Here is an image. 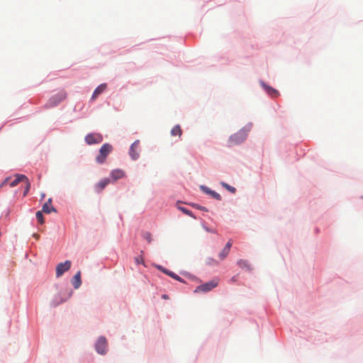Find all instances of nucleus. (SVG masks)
<instances>
[{
	"instance_id": "nucleus-33",
	"label": "nucleus",
	"mask_w": 363,
	"mask_h": 363,
	"mask_svg": "<svg viewBox=\"0 0 363 363\" xmlns=\"http://www.w3.org/2000/svg\"><path fill=\"white\" fill-rule=\"evenodd\" d=\"M8 181H9V179H5L4 182L1 184V186L7 184Z\"/></svg>"
},
{
	"instance_id": "nucleus-32",
	"label": "nucleus",
	"mask_w": 363,
	"mask_h": 363,
	"mask_svg": "<svg viewBox=\"0 0 363 363\" xmlns=\"http://www.w3.org/2000/svg\"><path fill=\"white\" fill-rule=\"evenodd\" d=\"M45 203L52 205V199L51 198L48 199V200L45 202Z\"/></svg>"
},
{
	"instance_id": "nucleus-22",
	"label": "nucleus",
	"mask_w": 363,
	"mask_h": 363,
	"mask_svg": "<svg viewBox=\"0 0 363 363\" xmlns=\"http://www.w3.org/2000/svg\"><path fill=\"white\" fill-rule=\"evenodd\" d=\"M35 215H36V218H37L38 221L40 224H43L44 218H43V211H37Z\"/></svg>"
},
{
	"instance_id": "nucleus-18",
	"label": "nucleus",
	"mask_w": 363,
	"mask_h": 363,
	"mask_svg": "<svg viewBox=\"0 0 363 363\" xmlns=\"http://www.w3.org/2000/svg\"><path fill=\"white\" fill-rule=\"evenodd\" d=\"M238 264L241 268H246L247 269H250V265L246 260L240 259L238 262Z\"/></svg>"
},
{
	"instance_id": "nucleus-31",
	"label": "nucleus",
	"mask_w": 363,
	"mask_h": 363,
	"mask_svg": "<svg viewBox=\"0 0 363 363\" xmlns=\"http://www.w3.org/2000/svg\"><path fill=\"white\" fill-rule=\"evenodd\" d=\"M203 228L207 231V232H210V233H216V230H213V229H210L208 228V227L206 226H204L203 225Z\"/></svg>"
},
{
	"instance_id": "nucleus-26",
	"label": "nucleus",
	"mask_w": 363,
	"mask_h": 363,
	"mask_svg": "<svg viewBox=\"0 0 363 363\" xmlns=\"http://www.w3.org/2000/svg\"><path fill=\"white\" fill-rule=\"evenodd\" d=\"M207 263L210 265H217L218 264V262L213 258H208L207 259Z\"/></svg>"
},
{
	"instance_id": "nucleus-28",
	"label": "nucleus",
	"mask_w": 363,
	"mask_h": 363,
	"mask_svg": "<svg viewBox=\"0 0 363 363\" xmlns=\"http://www.w3.org/2000/svg\"><path fill=\"white\" fill-rule=\"evenodd\" d=\"M72 296V291H69L67 293V295H66V297L65 298H64L63 300H62L60 302H57L56 304H59L60 303H62L64 301H65L67 298H69L70 296Z\"/></svg>"
},
{
	"instance_id": "nucleus-14",
	"label": "nucleus",
	"mask_w": 363,
	"mask_h": 363,
	"mask_svg": "<svg viewBox=\"0 0 363 363\" xmlns=\"http://www.w3.org/2000/svg\"><path fill=\"white\" fill-rule=\"evenodd\" d=\"M201 189L206 194H210L213 198L216 199V200L220 201L221 199V196L217 192L211 190L209 188L206 186H201Z\"/></svg>"
},
{
	"instance_id": "nucleus-25",
	"label": "nucleus",
	"mask_w": 363,
	"mask_h": 363,
	"mask_svg": "<svg viewBox=\"0 0 363 363\" xmlns=\"http://www.w3.org/2000/svg\"><path fill=\"white\" fill-rule=\"evenodd\" d=\"M135 263L137 264H143L144 263V259H143V257L142 256H138L137 257L135 258Z\"/></svg>"
},
{
	"instance_id": "nucleus-15",
	"label": "nucleus",
	"mask_w": 363,
	"mask_h": 363,
	"mask_svg": "<svg viewBox=\"0 0 363 363\" xmlns=\"http://www.w3.org/2000/svg\"><path fill=\"white\" fill-rule=\"evenodd\" d=\"M106 89V84H102L99 85L94 91L91 99H95L99 94L104 92Z\"/></svg>"
},
{
	"instance_id": "nucleus-30",
	"label": "nucleus",
	"mask_w": 363,
	"mask_h": 363,
	"mask_svg": "<svg viewBox=\"0 0 363 363\" xmlns=\"http://www.w3.org/2000/svg\"><path fill=\"white\" fill-rule=\"evenodd\" d=\"M194 206H195L196 208H197L199 210L207 211L206 208H205L203 206H201L197 205V204L194 205Z\"/></svg>"
},
{
	"instance_id": "nucleus-13",
	"label": "nucleus",
	"mask_w": 363,
	"mask_h": 363,
	"mask_svg": "<svg viewBox=\"0 0 363 363\" xmlns=\"http://www.w3.org/2000/svg\"><path fill=\"white\" fill-rule=\"evenodd\" d=\"M157 268L161 270L162 272H163L164 274H167L168 276L171 277L172 278L174 279L175 280H177V281H182V279L181 277H179L177 274H176L175 273L171 272V271H169L164 268H163L161 266H157Z\"/></svg>"
},
{
	"instance_id": "nucleus-35",
	"label": "nucleus",
	"mask_w": 363,
	"mask_h": 363,
	"mask_svg": "<svg viewBox=\"0 0 363 363\" xmlns=\"http://www.w3.org/2000/svg\"><path fill=\"white\" fill-rule=\"evenodd\" d=\"M236 280L235 277L232 278V281H235Z\"/></svg>"
},
{
	"instance_id": "nucleus-4",
	"label": "nucleus",
	"mask_w": 363,
	"mask_h": 363,
	"mask_svg": "<svg viewBox=\"0 0 363 363\" xmlns=\"http://www.w3.org/2000/svg\"><path fill=\"white\" fill-rule=\"evenodd\" d=\"M108 348V342L106 337L101 336L100 337L95 345V349L96 352L100 354H104L106 353Z\"/></svg>"
},
{
	"instance_id": "nucleus-16",
	"label": "nucleus",
	"mask_w": 363,
	"mask_h": 363,
	"mask_svg": "<svg viewBox=\"0 0 363 363\" xmlns=\"http://www.w3.org/2000/svg\"><path fill=\"white\" fill-rule=\"evenodd\" d=\"M182 135V130L179 125H174L171 130L172 136H179L181 138Z\"/></svg>"
},
{
	"instance_id": "nucleus-21",
	"label": "nucleus",
	"mask_w": 363,
	"mask_h": 363,
	"mask_svg": "<svg viewBox=\"0 0 363 363\" xmlns=\"http://www.w3.org/2000/svg\"><path fill=\"white\" fill-rule=\"evenodd\" d=\"M178 208L181 211H182L184 214L188 215L194 218H196V217L194 216L193 213L191 211L188 210L187 208H184V207H180V206L178 207Z\"/></svg>"
},
{
	"instance_id": "nucleus-7",
	"label": "nucleus",
	"mask_w": 363,
	"mask_h": 363,
	"mask_svg": "<svg viewBox=\"0 0 363 363\" xmlns=\"http://www.w3.org/2000/svg\"><path fill=\"white\" fill-rule=\"evenodd\" d=\"M140 141L138 140H135L130 147V156L133 160H135L139 157L140 149L139 147Z\"/></svg>"
},
{
	"instance_id": "nucleus-6",
	"label": "nucleus",
	"mask_w": 363,
	"mask_h": 363,
	"mask_svg": "<svg viewBox=\"0 0 363 363\" xmlns=\"http://www.w3.org/2000/svg\"><path fill=\"white\" fill-rule=\"evenodd\" d=\"M103 137L100 133H89L85 137V141L88 145L100 143Z\"/></svg>"
},
{
	"instance_id": "nucleus-3",
	"label": "nucleus",
	"mask_w": 363,
	"mask_h": 363,
	"mask_svg": "<svg viewBox=\"0 0 363 363\" xmlns=\"http://www.w3.org/2000/svg\"><path fill=\"white\" fill-rule=\"evenodd\" d=\"M218 281H219L218 279H213V280H211L208 282H206V283H204L203 284L198 286L196 288L194 291L196 293L208 292V291L212 290L213 289L216 288L218 284Z\"/></svg>"
},
{
	"instance_id": "nucleus-10",
	"label": "nucleus",
	"mask_w": 363,
	"mask_h": 363,
	"mask_svg": "<svg viewBox=\"0 0 363 363\" xmlns=\"http://www.w3.org/2000/svg\"><path fill=\"white\" fill-rule=\"evenodd\" d=\"M110 182L109 179L105 178L101 179L95 186V189L97 192H101Z\"/></svg>"
},
{
	"instance_id": "nucleus-11",
	"label": "nucleus",
	"mask_w": 363,
	"mask_h": 363,
	"mask_svg": "<svg viewBox=\"0 0 363 363\" xmlns=\"http://www.w3.org/2000/svg\"><path fill=\"white\" fill-rule=\"evenodd\" d=\"M111 177L113 180H117L125 177V172L120 169H114L111 172Z\"/></svg>"
},
{
	"instance_id": "nucleus-23",
	"label": "nucleus",
	"mask_w": 363,
	"mask_h": 363,
	"mask_svg": "<svg viewBox=\"0 0 363 363\" xmlns=\"http://www.w3.org/2000/svg\"><path fill=\"white\" fill-rule=\"evenodd\" d=\"M143 238L146 240L149 243L152 242V235L149 232H145L143 233Z\"/></svg>"
},
{
	"instance_id": "nucleus-19",
	"label": "nucleus",
	"mask_w": 363,
	"mask_h": 363,
	"mask_svg": "<svg viewBox=\"0 0 363 363\" xmlns=\"http://www.w3.org/2000/svg\"><path fill=\"white\" fill-rule=\"evenodd\" d=\"M229 252L230 251L228 250L223 248V250L218 255L220 259L223 260L229 254Z\"/></svg>"
},
{
	"instance_id": "nucleus-34",
	"label": "nucleus",
	"mask_w": 363,
	"mask_h": 363,
	"mask_svg": "<svg viewBox=\"0 0 363 363\" xmlns=\"http://www.w3.org/2000/svg\"><path fill=\"white\" fill-rule=\"evenodd\" d=\"M162 298H164V299H167V298H168V296H167V295L164 294L162 296Z\"/></svg>"
},
{
	"instance_id": "nucleus-27",
	"label": "nucleus",
	"mask_w": 363,
	"mask_h": 363,
	"mask_svg": "<svg viewBox=\"0 0 363 363\" xmlns=\"http://www.w3.org/2000/svg\"><path fill=\"white\" fill-rule=\"evenodd\" d=\"M268 92L269 94L272 95V96H277L278 95V92L277 90L272 89V88H268Z\"/></svg>"
},
{
	"instance_id": "nucleus-8",
	"label": "nucleus",
	"mask_w": 363,
	"mask_h": 363,
	"mask_svg": "<svg viewBox=\"0 0 363 363\" xmlns=\"http://www.w3.org/2000/svg\"><path fill=\"white\" fill-rule=\"evenodd\" d=\"M66 98V94L63 91L58 93L55 96H53L49 101V104L50 106H56L60 101L64 100Z\"/></svg>"
},
{
	"instance_id": "nucleus-20",
	"label": "nucleus",
	"mask_w": 363,
	"mask_h": 363,
	"mask_svg": "<svg viewBox=\"0 0 363 363\" xmlns=\"http://www.w3.org/2000/svg\"><path fill=\"white\" fill-rule=\"evenodd\" d=\"M220 184H221V185H222L224 188H225V189H226L228 191H229L230 192H231V193H233V194L235 193L236 189H235V187L231 186L228 185V184H226V183H225V182H221Z\"/></svg>"
},
{
	"instance_id": "nucleus-24",
	"label": "nucleus",
	"mask_w": 363,
	"mask_h": 363,
	"mask_svg": "<svg viewBox=\"0 0 363 363\" xmlns=\"http://www.w3.org/2000/svg\"><path fill=\"white\" fill-rule=\"evenodd\" d=\"M25 184H26V188H25V191L23 192L24 196L27 195L28 192L29 191L30 186V184L28 179H27V182H25Z\"/></svg>"
},
{
	"instance_id": "nucleus-29",
	"label": "nucleus",
	"mask_w": 363,
	"mask_h": 363,
	"mask_svg": "<svg viewBox=\"0 0 363 363\" xmlns=\"http://www.w3.org/2000/svg\"><path fill=\"white\" fill-rule=\"evenodd\" d=\"M232 245H233V240H229L228 241V242L226 243V245H225L224 248H225V249H227V250H228L230 251Z\"/></svg>"
},
{
	"instance_id": "nucleus-9",
	"label": "nucleus",
	"mask_w": 363,
	"mask_h": 363,
	"mask_svg": "<svg viewBox=\"0 0 363 363\" xmlns=\"http://www.w3.org/2000/svg\"><path fill=\"white\" fill-rule=\"evenodd\" d=\"M26 176L23 174H16V178L9 183L11 187H14L18 184L21 182H27Z\"/></svg>"
},
{
	"instance_id": "nucleus-5",
	"label": "nucleus",
	"mask_w": 363,
	"mask_h": 363,
	"mask_svg": "<svg viewBox=\"0 0 363 363\" xmlns=\"http://www.w3.org/2000/svg\"><path fill=\"white\" fill-rule=\"evenodd\" d=\"M71 264L72 263L69 260H67L65 262L59 263L55 269L56 277H60L65 272L69 270Z\"/></svg>"
},
{
	"instance_id": "nucleus-17",
	"label": "nucleus",
	"mask_w": 363,
	"mask_h": 363,
	"mask_svg": "<svg viewBox=\"0 0 363 363\" xmlns=\"http://www.w3.org/2000/svg\"><path fill=\"white\" fill-rule=\"evenodd\" d=\"M42 211L45 213H50L51 212H56V209L52 206V205H49L45 203L43 206Z\"/></svg>"
},
{
	"instance_id": "nucleus-2",
	"label": "nucleus",
	"mask_w": 363,
	"mask_h": 363,
	"mask_svg": "<svg viewBox=\"0 0 363 363\" xmlns=\"http://www.w3.org/2000/svg\"><path fill=\"white\" fill-rule=\"evenodd\" d=\"M113 147L109 143L104 144L100 150L99 155L96 157V161L99 164H103L106 160L107 156L112 152Z\"/></svg>"
},
{
	"instance_id": "nucleus-1",
	"label": "nucleus",
	"mask_w": 363,
	"mask_h": 363,
	"mask_svg": "<svg viewBox=\"0 0 363 363\" xmlns=\"http://www.w3.org/2000/svg\"><path fill=\"white\" fill-rule=\"evenodd\" d=\"M247 130L241 129L236 133L232 135L228 140L229 145H235L242 143L247 136Z\"/></svg>"
},
{
	"instance_id": "nucleus-12",
	"label": "nucleus",
	"mask_w": 363,
	"mask_h": 363,
	"mask_svg": "<svg viewBox=\"0 0 363 363\" xmlns=\"http://www.w3.org/2000/svg\"><path fill=\"white\" fill-rule=\"evenodd\" d=\"M72 284L74 289H78L82 284L81 272L79 271L73 277Z\"/></svg>"
}]
</instances>
